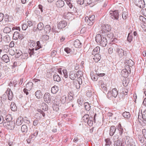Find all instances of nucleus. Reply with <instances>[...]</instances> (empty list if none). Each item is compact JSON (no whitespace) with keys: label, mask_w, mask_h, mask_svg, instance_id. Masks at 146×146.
I'll return each mask as SVG.
<instances>
[{"label":"nucleus","mask_w":146,"mask_h":146,"mask_svg":"<svg viewBox=\"0 0 146 146\" xmlns=\"http://www.w3.org/2000/svg\"><path fill=\"white\" fill-rule=\"evenodd\" d=\"M118 130L119 131V134L120 135H121L123 131V127L121 126L120 123H119L118 125V127L117 128Z\"/></svg>","instance_id":"obj_24"},{"label":"nucleus","mask_w":146,"mask_h":146,"mask_svg":"<svg viewBox=\"0 0 146 146\" xmlns=\"http://www.w3.org/2000/svg\"><path fill=\"white\" fill-rule=\"evenodd\" d=\"M53 79L54 81H57V82H60L61 78L60 77L57 73H55L53 76Z\"/></svg>","instance_id":"obj_21"},{"label":"nucleus","mask_w":146,"mask_h":146,"mask_svg":"<svg viewBox=\"0 0 146 146\" xmlns=\"http://www.w3.org/2000/svg\"><path fill=\"white\" fill-rule=\"evenodd\" d=\"M121 143V141L118 139L114 141V146H120Z\"/></svg>","instance_id":"obj_53"},{"label":"nucleus","mask_w":146,"mask_h":146,"mask_svg":"<svg viewBox=\"0 0 146 146\" xmlns=\"http://www.w3.org/2000/svg\"><path fill=\"white\" fill-rule=\"evenodd\" d=\"M19 33L18 32H15L13 35V39L16 40L19 38Z\"/></svg>","instance_id":"obj_36"},{"label":"nucleus","mask_w":146,"mask_h":146,"mask_svg":"<svg viewBox=\"0 0 146 146\" xmlns=\"http://www.w3.org/2000/svg\"><path fill=\"white\" fill-rule=\"evenodd\" d=\"M35 95L38 99L41 98L43 97V94L41 91L39 90H38L35 92Z\"/></svg>","instance_id":"obj_20"},{"label":"nucleus","mask_w":146,"mask_h":146,"mask_svg":"<svg viewBox=\"0 0 146 146\" xmlns=\"http://www.w3.org/2000/svg\"><path fill=\"white\" fill-rule=\"evenodd\" d=\"M100 48L99 46H97L95 47L93 50L92 52V54L93 55L95 54H98V53H99Z\"/></svg>","instance_id":"obj_25"},{"label":"nucleus","mask_w":146,"mask_h":146,"mask_svg":"<svg viewBox=\"0 0 146 146\" xmlns=\"http://www.w3.org/2000/svg\"><path fill=\"white\" fill-rule=\"evenodd\" d=\"M113 48L115 50H116V52L117 53L119 57L121 58L123 56H126V52L124 51L121 46H118L117 45L114 44Z\"/></svg>","instance_id":"obj_1"},{"label":"nucleus","mask_w":146,"mask_h":146,"mask_svg":"<svg viewBox=\"0 0 146 146\" xmlns=\"http://www.w3.org/2000/svg\"><path fill=\"white\" fill-rule=\"evenodd\" d=\"M78 77V74L73 72H70L69 74V77L72 80H75Z\"/></svg>","instance_id":"obj_13"},{"label":"nucleus","mask_w":146,"mask_h":146,"mask_svg":"<svg viewBox=\"0 0 146 146\" xmlns=\"http://www.w3.org/2000/svg\"><path fill=\"white\" fill-rule=\"evenodd\" d=\"M7 95L5 93L3 94L2 97L1 99L3 100V101H4L6 100L7 99Z\"/></svg>","instance_id":"obj_61"},{"label":"nucleus","mask_w":146,"mask_h":146,"mask_svg":"<svg viewBox=\"0 0 146 146\" xmlns=\"http://www.w3.org/2000/svg\"><path fill=\"white\" fill-rule=\"evenodd\" d=\"M94 57L93 59L96 62H97L101 58V55L100 54H94Z\"/></svg>","instance_id":"obj_23"},{"label":"nucleus","mask_w":146,"mask_h":146,"mask_svg":"<svg viewBox=\"0 0 146 146\" xmlns=\"http://www.w3.org/2000/svg\"><path fill=\"white\" fill-rule=\"evenodd\" d=\"M64 51L67 53H70L72 51V50L70 49L69 48L66 47L64 48Z\"/></svg>","instance_id":"obj_60"},{"label":"nucleus","mask_w":146,"mask_h":146,"mask_svg":"<svg viewBox=\"0 0 146 146\" xmlns=\"http://www.w3.org/2000/svg\"><path fill=\"white\" fill-rule=\"evenodd\" d=\"M138 138L140 142L142 143L144 141V138L142 136L140 135L138 136Z\"/></svg>","instance_id":"obj_54"},{"label":"nucleus","mask_w":146,"mask_h":146,"mask_svg":"<svg viewBox=\"0 0 146 146\" xmlns=\"http://www.w3.org/2000/svg\"><path fill=\"white\" fill-rule=\"evenodd\" d=\"M141 113L143 119L144 120L146 121V110H144Z\"/></svg>","instance_id":"obj_51"},{"label":"nucleus","mask_w":146,"mask_h":146,"mask_svg":"<svg viewBox=\"0 0 146 146\" xmlns=\"http://www.w3.org/2000/svg\"><path fill=\"white\" fill-rule=\"evenodd\" d=\"M2 49L3 52L7 53L9 51V48L8 46L5 45L4 46L2 47Z\"/></svg>","instance_id":"obj_46"},{"label":"nucleus","mask_w":146,"mask_h":146,"mask_svg":"<svg viewBox=\"0 0 146 146\" xmlns=\"http://www.w3.org/2000/svg\"><path fill=\"white\" fill-rule=\"evenodd\" d=\"M125 63L126 65L129 67H131L134 65V62L130 59L126 60L125 61Z\"/></svg>","instance_id":"obj_15"},{"label":"nucleus","mask_w":146,"mask_h":146,"mask_svg":"<svg viewBox=\"0 0 146 146\" xmlns=\"http://www.w3.org/2000/svg\"><path fill=\"white\" fill-rule=\"evenodd\" d=\"M82 43L79 40H76L74 42V45L76 47H80Z\"/></svg>","instance_id":"obj_30"},{"label":"nucleus","mask_w":146,"mask_h":146,"mask_svg":"<svg viewBox=\"0 0 146 146\" xmlns=\"http://www.w3.org/2000/svg\"><path fill=\"white\" fill-rule=\"evenodd\" d=\"M4 39L5 42H9L10 40V38L9 36L6 35L4 38Z\"/></svg>","instance_id":"obj_58"},{"label":"nucleus","mask_w":146,"mask_h":146,"mask_svg":"<svg viewBox=\"0 0 146 146\" xmlns=\"http://www.w3.org/2000/svg\"><path fill=\"white\" fill-rule=\"evenodd\" d=\"M29 45L31 47H33L36 46V43L35 41L33 40H29Z\"/></svg>","instance_id":"obj_34"},{"label":"nucleus","mask_w":146,"mask_h":146,"mask_svg":"<svg viewBox=\"0 0 146 146\" xmlns=\"http://www.w3.org/2000/svg\"><path fill=\"white\" fill-rule=\"evenodd\" d=\"M135 4L140 8L145 7V4L143 0H134Z\"/></svg>","instance_id":"obj_5"},{"label":"nucleus","mask_w":146,"mask_h":146,"mask_svg":"<svg viewBox=\"0 0 146 146\" xmlns=\"http://www.w3.org/2000/svg\"><path fill=\"white\" fill-rule=\"evenodd\" d=\"M139 19L140 21L142 22L143 25V27H142V28L146 31V18L143 16H140Z\"/></svg>","instance_id":"obj_11"},{"label":"nucleus","mask_w":146,"mask_h":146,"mask_svg":"<svg viewBox=\"0 0 146 146\" xmlns=\"http://www.w3.org/2000/svg\"><path fill=\"white\" fill-rule=\"evenodd\" d=\"M95 38L96 42L99 43L102 40L103 36L102 37L100 34H98L96 36Z\"/></svg>","instance_id":"obj_29"},{"label":"nucleus","mask_w":146,"mask_h":146,"mask_svg":"<svg viewBox=\"0 0 146 146\" xmlns=\"http://www.w3.org/2000/svg\"><path fill=\"white\" fill-rule=\"evenodd\" d=\"M106 142V145H110L111 144V141L109 139H105Z\"/></svg>","instance_id":"obj_55"},{"label":"nucleus","mask_w":146,"mask_h":146,"mask_svg":"<svg viewBox=\"0 0 146 146\" xmlns=\"http://www.w3.org/2000/svg\"><path fill=\"white\" fill-rule=\"evenodd\" d=\"M77 102L78 105L81 106L84 104L85 103L84 102V100L82 95L80 96L77 100Z\"/></svg>","instance_id":"obj_16"},{"label":"nucleus","mask_w":146,"mask_h":146,"mask_svg":"<svg viewBox=\"0 0 146 146\" xmlns=\"http://www.w3.org/2000/svg\"><path fill=\"white\" fill-rule=\"evenodd\" d=\"M73 84L77 89H78L80 88V86L78 83V81L76 80L73 81Z\"/></svg>","instance_id":"obj_37"},{"label":"nucleus","mask_w":146,"mask_h":146,"mask_svg":"<svg viewBox=\"0 0 146 146\" xmlns=\"http://www.w3.org/2000/svg\"><path fill=\"white\" fill-rule=\"evenodd\" d=\"M66 2L67 5L70 9H74V6H73L72 4L71 3L70 0H66Z\"/></svg>","instance_id":"obj_42"},{"label":"nucleus","mask_w":146,"mask_h":146,"mask_svg":"<svg viewBox=\"0 0 146 146\" xmlns=\"http://www.w3.org/2000/svg\"><path fill=\"white\" fill-rule=\"evenodd\" d=\"M22 29L23 30L25 31L28 28V26L27 23H23L22 25Z\"/></svg>","instance_id":"obj_59"},{"label":"nucleus","mask_w":146,"mask_h":146,"mask_svg":"<svg viewBox=\"0 0 146 146\" xmlns=\"http://www.w3.org/2000/svg\"><path fill=\"white\" fill-rule=\"evenodd\" d=\"M99 85L100 87L103 91V92L105 93V92L107 91V88L106 87V85L104 83L103 81L101 80H100L98 82Z\"/></svg>","instance_id":"obj_9"},{"label":"nucleus","mask_w":146,"mask_h":146,"mask_svg":"<svg viewBox=\"0 0 146 146\" xmlns=\"http://www.w3.org/2000/svg\"><path fill=\"white\" fill-rule=\"evenodd\" d=\"M67 25V23L65 21H61L58 24L57 28L61 30Z\"/></svg>","instance_id":"obj_8"},{"label":"nucleus","mask_w":146,"mask_h":146,"mask_svg":"<svg viewBox=\"0 0 146 146\" xmlns=\"http://www.w3.org/2000/svg\"><path fill=\"white\" fill-rule=\"evenodd\" d=\"M44 30L46 34H48L50 31L51 27L50 25H47L45 27Z\"/></svg>","instance_id":"obj_27"},{"label":"nucleus","mask_w":146,"mask_h":146,"mask_svg":"<svg viewBox=\"0 0 146 146\" xmlns=\"http://www.w3.org/2000/svg\"><path fill=\"white\" fill-rule=\"evenodd\" d=\"M89 115L87 114H86L84 115V116L82 118V119L86 123L88 121V119L89 118Z\"/></svg>","instance_id":"obj_39"},{"label":"nucleus","mask_w":146,"mask_h":146,"mask_svg":"<svg viewBox=\"0 0 146 146\" xmlns=\"http://www.w3.org/2000/svg\"><path fill=\"white\" fill-rule=\"evenodd\" d=\"M101 27L102 31H104L105 33L110 31L111 29L110 25L107 24H102Z\"/></svg>","instance_id":"obj_7"},{"label":"nucleus","mask_w":146,"mask_h":146,"mask_svg":"<svg viewBox=\"0 0 146 146\" xmlns=\"http://www.w3.org/2000/svg\"><path fill=\"white\" fill-rule=\"evenodd\" d=\"M107 43L108 42L106 38L103 36V38L102 40L99 43L100 45L104 47L106 46Z\"/></svg>","instance_id":"obj_18"},{"label":"nucleus","mask_w":146,"mask_h":146,"mask_svg":"<svg viewBox=\"0 0 146 146\" xmlns=\"http://www.w3.org/2000/svg\"><path fill=\"white\" fill-rule=\"evenodd\" d=\"M116 129V127L114 126H112L111 127L109 133V134L110 136H112L114 134Z\"/></svg>","instance_id":"obj_19"},{"label":"nucleus","mask_w":146,"mask_h":146,"mask_svg":"<svg viewBox=\"0 0 146 146\" xmlns=\"http://www.w3.org/2000/svg\"><path fill=\"white\" fill-rule=\"evenodd\" d=\"M36 45L35 48V50H38L41 48V44L39 41H38L36 42Z\"/></svg>","instance_id":"obj_44"},{"label":"nucleus","mask_w":146,"mask_h":146,"mask_svg":"<svg viewBox=\"0 0 146 146\" xmlns=\"http://www.w3.org/2000/svg\"><path fill=\"white\" fill-rule=\"evenodd\" d=\"M77 2L78 4L82 5L84 2V0H77Z\"/></svg>","instance_id":"obj_64"},{"label":"nucleus","mask_w":146,"mask_h":146,"mask_svg":"<svg viewBox=\"0 0 146 146\" xmlns=\"http://www.w3.org/2000/svg\"><path fill=\"white\" fill-rule=\"evenodd\" d=\"M37 27L38 29L40 31L43 29L44 25L42 23L40 22L38 24Z\"/></svg>","instance_id":"obj_45"},{"label":"nucleus","mask_w":146,"mask_h":146,"mask_svg":"<svg viewBox=\"0 0 146 146\" xmlns=\"http://www.w3.org/2000/svg\"><path fill=\"white\" fill-rule=\"evenodd\" d=\"M132 33H130L128 34V36L127 37V40L129 42H131L133 39Z\"/></svg>","instance_id":"obj_47"},{"label":"nucleus","mask_w":146,"mask_h":146,"mask_svg":"<svg viewBox=\"0 0 146 146\" xmlns=\"http://www.w3.org/2000/svg\"><path fill=\"white\" fill-rule=\"evenodd\" d=\"M12 117L11 115H8L6 116L5 120L6 121L9 122L12 121Z\"/></svg>","instance_id":"obj_48"},{"label":"nucleus","mask_w":146,"mask_h":146,"mask_svg":"<svg viewBox=\"0 0 146 146\" xmlns=\"http://www.w3.org/2000/svg\"><path fill=\"white\" fill-rule=\"evenodd\" d=\"M23 121V118L21 117H19L17 118V120L16 124L18 126L22 124Z\"/></svg>","instance_id":"obj_22"},{"label":"nucleus","mask_w":146,"mask_h":146,"mask_svg":"<svg viewBox=\"0 0 146 146\" xmlns=\"http://www.w3.org/2000/svg\"><path fill=\"white\" fill-rule=\"evenodd\" d=\"M11 109V110L13 111H15L17 110V107L16 105L14 104H12L10 106Z\"/></svg>","instance_id":"obj_50"},{"label":"nucleus","mask_w":146,"mask_h":146,"mask_svg":"<svg viewBox=\"0 0 146 146\" xmlns=\"http://www.w3.org/2000/svg\"><path fill=\"white\" fill-rule=\"evenodd\" d=\"M3 125L4 126H6L10 129H13L15 127V123L14 121H11L9 122H4Z\"/></svg>","instance_id":"obj_3"},{"label":"nucleus","mask_w":146,"mask_h":146,"mask_svg":"<svg viewBox=\"0 0 146 146\" xmlns=\"http://www.w3.org/2000/svg\"><path fill=\"white\" fill-rule=\"evenodd\" d=\"M58 90V86H54L52 87L51 89V92L53 94L56 93Z\"/></svg>","instance_id":"obj_26"},{"label":"nucleus","mask_w":146,"mask_h":146,"mask_svg":"<svg viewBox=\"0 0 146 146\" xmlns=\"http://www.w3.org/2000/svg\"><path fill=\"white\" fill-rule=\"evenodd\" d=\"M122 76L124 77H127L128 76L127 73V69L126 68L125 69H123L121 72Z\"/></svg>","instance_id":"obj_38"},{"label":"nucleus","mask_w":146,"mask_h":146,"mask_svg":"<svg viewBox=\"0 0 146 146\" xmlns=\"http://www.w3.org/2000/svg\"><path fill=\"white\" fill-rule=\"evenodd\" d=\"M125 143L127 146H135V141L131 138L129 137L127 138L125 141Z\"/></svg>","instance_id":"obj_6"},{"label":"nucleus","mask_w":146,"mask_h":146,"mask_svg":"<svg viewBox=\"0 0 146 146\" xmlns=\"http://www.w3.org/2000/svg\"><path fill=\"white\" fill-rule=\"evenodd\" d=\"M21 130L22 133H26L28 131L27 126L25 125H23L21 126Z\"/></svg>","instance_id":"obj_31"},{"label":"nucleus","mask_w":146,"mask_h":146,"mask_svg":"<svg viewBox=\"0 0 146 146\" xmlns=\"http://www.w3.org/2000/svg\"><path fill=\"white\" fill-rule=\"evenodd\" d=\"M44 99L45 102L47 103H50L51 101L50 94L48 93H46L44 95Z\"/></svg>","instance_id":"obj_12"},{"label":"nucleus","mask_w":146,"mask_h":146,"mask_svg":"<svg viewBox=\"0 0 146 146\" xmlns=\"http://www.w3.org/2000/svg\"><path fill=\"white\" fill-rule=\"evenodd\" d=\"M92 2V0H85L84 3L86 4V5H89Z\"/></svg>","instance_id":"obj_63"},{"label":"nucleus","mask_w":146,"mask_h":146,"mask_svg":"<svg viewBox=\"0 0 146 146\" xmlns=\"http://www.w3.org/2000/svg\"><path fill=\"white\" fill-rule=\"evenodd\" d=\"M11 31L10 28L8 27H5L3 30V33H9Z\"/></svg>","instance_id":"obj_40"},{"label":"nucleus","mask_w":146,"mask_h":146,"mask_svg":"<svg viewBox=\"0 0 146 146\" xmlns=\"http://www.w3.org/2000/svg\"><path fill=\"white\" fill-rule=\"evenodd\" d=\"M95 16L94 15H90L89 17H85V21L87 23L88 28H91L90 26L92 25L94 22V19Z\"/></svg>","instance_id":"obj_2"},{"label":"nucleus","mask_w":146,"mask_h":146,"mask_svg":"<svg viewBox=\"0 0 146 146\" xmlns=\"http://www.w3.org/2000/svg\"><path fill=\"white\" fill-rule=\"evenodd\" d=\"M92 75V74L91 73L90 74V75H91V78L92 79L93 81H96L98 78V76H97L95 75Z\"/></svg>","instance_id":"obj_52"},{"label":"nucleus","mask_w":146,"mask_h":146,"mask_svg":"<svg viewBox=\"0 0 146 146\" xmlns=\"http://www.w3.org/2000/svg\"><path fill=\"white\" fill-rule=\"evenodd\" d=\"M110 17L113 19L118 20L119 14L117 11H110Z\"/></svg>","instance_id":"obj_4"},{"label":"nucleus","mask_w":146,"mask_h":146,"mask_svg":"<svg viewBox=\"0 0 146 146\" xmlns=\"http://www.w3.org/2000/svg\"><path fill=\"white\" fill-rule=\"evenodd\" d=\"M123 116L125 118H128L130 117V114L129 112H125L122 114Z\"/></svg>","instance_id":"obj_43"},{"label":"nucleus","mask_w":146,"mask_h":146,"mask_svg":"<svg viewBox=\"0 0 146 146\" xmlns=\"http://www.w3.org/2000/svg\"><path fill=\"white\" fill-rule=\"evenodd\" d=\"M66 97L65 95H64L62 96L61 97V99H60V100L61 103H62L63 104H65L66 101Z\"/></svg>","instance_id":"obj_41"},{"label":"nucleus","mask_w":146,"mask_h":146,"mask_svg":"<svg viewBox=\"0 0 146 146\" xmlns=\"http://www.w3.org/2000/svg\"><path fill=\"white\" fill-rule=\"evenodd\" d=\"M65 4L64 2L63 1L58 0L56 3V5L58 8H60L63 7Z\"/></svg>","instance_id":"obj_14"},{"label":"nucleus","mask_w":146,"mask_h":146,"mask_svg":"<svg viewBox=\"0 0 146 146\" xmlns=\"http://www.w3.org/2000/svg\"><path fill=\"white\" fill-rule=\"evenodd\" d=\"M33 84L32 82H30L26 84V87L28 88L29 91L30 90L33 86Z\"/></svg>","instance_id":"obj_35"},{"label":"nucleus","mask_w":146,"mask_h":146,"mask_svg":"<svg viewBox=\"0 0 146 146\" xmlns=\"http://www.w3.org/2000/svg\"><path fill=\"white\" fill-rule=\"evenodd\" d=\"M84 106L85 110L86 111H89L90 109V104L88 102L84 103Z\"/></svg>","instance_id":"obj_33"},{"label":"nucleus","mask_w":146,"mask_h":146,"mask_svg":"<svg viewBox=\"0 0 146 146\" xmlns=\"http://www.w3.org/2000/svg\"><path fill=\"white\" fill-rule=\"evenodd\" d=\"M91 119L92 117H91V119H90V117L88 121L86 122V123H87L90 126L92 124L93 121H92Z\"/></svg>","instance_id":"obj_62"},{"label":"nucleus","mask_w":146,"mask_h":146,"mask_svg":"<svg viewBox=\"0 0 146 146\" xmlns=\"http://www.w3.org/2000/svg\"><path fill=\"white\" fill-rule=\"evenodd\" d=\"M127 16V13L126 12H123L122 15L123 19H125Z\"/></svg>","instance_id":"obj_57"},{"label":"nucleus","mask_w":146,"mask_h":146,"mask_svg":"<svg viewBox=\"0 0 146 146\" xmlns=\"http://www.w3.org/2000/svg\"><path fill=\"white\" fill-rule=\"evenodd\" d=\"M34 50H35V48H33L31 49H29L28 50V52L29 53L30 56L31 57L32 55H34Z\"/></svg>","instance_id":"obj_49"},{"label":"nucleus","mask_w":146,"mask_h":146,"mask_svg":"<svg viewBox=\"0 0 146 146\" xmlns=\"http://www.w3.org/2000/svg\"><path fill=\"white\" fill-rule=\"evenodd\" d=\"M41 108L44 111H47L48 110L47 105L44 103L42 104Z\"/></svg>","instance_id":"obj_32"},{"label":"nucleus","mask_w":146,"mask_h":146,"mask_svg":"<svg viewBox=\"0 0 146 146\" xmlns=\"http://www.w3.org/2000/svg\"><path fill=\"white\" fill-rule=\"evenodd\" d=\"M1 59L3 62L6 63L10 61L9 57L7 54L3 55Z\"/></svg>","instance_id":"obj_17"},{"label":"nucleus","mask_w":146,"mask_h":146,"mask_svg":"<svg viewBox=\"0 0 146 146\" xmlns=\"http://www.w3.org/2000/svg\"><path fill=\"white\" fill-rule=\"evenodd\" d=\"M112 96L114 98L116 97L118 94V91L116 88H113L112 90Z\"/></svg>","instance_id":"obj_28"},{"label":"nucleus","mask_w":146,"mask_h":146,"mask_svg":"<svg viewBox=\"0 0 146 146\" xmlns=\"http://www.w3.org/2000/svg\"><path fill=\"white\" fill-rule=\"evenodd\" d=\"M9 16L7 14H5L4 15L3 18L5 22H8L9 21Z\"/></svg>","instance_id":"obj_56"},{"label":"nucleus","mask_w":146,"mask_h":146,"mask_svg":"<svg viewBox=\"0 0 146 146\" xmlns=\"http://www.w3.org/2000/svg\"><path fill=\"white\" fill-rule=\"evenodd\" d=\"M5 93L7 95L8 99L11 100L13 97V92L10 89L8 88L5 92Z\"/></svg>","instance_id":"obj_10"}]
</instances>
